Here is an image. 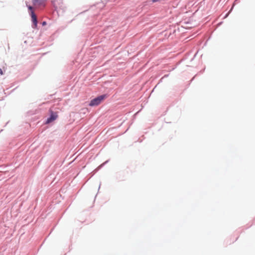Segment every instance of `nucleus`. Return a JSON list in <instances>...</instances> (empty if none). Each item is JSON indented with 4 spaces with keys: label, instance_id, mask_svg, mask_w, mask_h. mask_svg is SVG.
I'll return each mask as SVG.
<instances>
[{
    "label": "nucleus",
    "instance_id": "nucleus-6",
    "mask_svg": "<svg viewBox=\"0 0 255 255\" xmlns=\"http://www.w3.org/2000/svg\"><path fill=\"white\" fill-rule=\"evenodd\" d=\"M42 24L43 25L46 24V22H45V21L43 22Z\"/></svg>",
    "mask_w": 255,
    "mask_h": 255
},
{
    "label": "nucleus",
    "instance_id": "nucleus-4",
    "mask_svg": "<svg viewBox=\"0 0 255 255\" xmlns=\"http://www.w3.org/2000/svg\"><path fill=\"white\" fill-rule=\"evenodd\" d=\"M32 2L35 7L44 6L45 5L46 0H33Z\"/></svg>",
    "mask_w": 255,
    "mask_h": 255
},
{
    "label": "nucleus",
    "instance_id": "nucleus-3",
    "mask_svg": "<svg viewBox=\"0 0 255 255\" xmlns=\"http://www.w3.org/2000/svg\"><path fill=\"white\" fill-rule=\"evenodd\" d=\"M50 112H51L50 117L47 119V120L46 122V124H48L53 122L58 117V116L56 113H54L52 111H50Z\"/></svg>",
    "mask_w": 255,
    "mask_h": 255
},
{
    "label": "nucleus",
    "instance_id": "nucleus-2",
    "mask_svg": "<svg viewBox=\"0 0 255 255\" xmlns=\"http://www.w3.org/2000/svg\"><path fill=\"white\" fill-rule=\"evenodd\" d=\"M27 7L29 10V13L31 17L32 21L34 24V28H35L37 25V16L34 12L33 7L30 5H28Z\"/></svg>",
    "mask_w": 255,
    "mask_h": 255
},
{
    "label": "nucleus",
    "instance_id": "nucleus-5",
    "mask_svg": "<svg viewBox=\"0 0 255 255\" xmlns=\"http://www.w3.org/2000/svg\"><path fill=\"white\" fill-rule=\"evenodd\" d=\"M0 75H2L3 74V72H2V71L1 68H0Z\"/></svg>",
    "mask_w": 255,
    "mask_h": 255
},
{
    "label": "nucleus",
    "instance_id": "nucleus-1",
    "mask_svg": "<svg viewBox=\"0 0 255 255\" xmlns=\"http://www.w3.org/2000/svg\"><path fill=\"white\" fill-rule=\"evenodd\" d=\"M106 95H101L98 97L92 100L89 104L91 107L96 106L99 105L106 98Z\"/></svg>",
    "mask_w": 255,
    "mask_h": 255
}]
</instances>
